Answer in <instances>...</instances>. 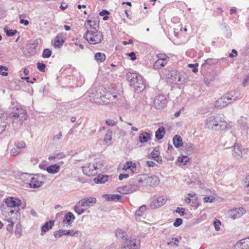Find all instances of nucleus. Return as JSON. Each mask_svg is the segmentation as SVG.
<instances>
[{
  "mask_svg": "<svg viewBox=\"0 0 249 249\" xmlns=\"http://www.w3.org/2000/svg\"><path fill=\"white\" fill-rule=\"evenodd\" d=\"M240 93L237 90H233L227 92L219 98L215 102L216 108H222L227 106L239 99Z\"/></svg>",
  "mask_w": 249,
  "mask_h": 249,
  "instance_id": "obj_1",
  "label": "nucleus"
},
{
  "mask_svg": "<svg viewBox=\"0 0 249 249\" xmlns=\"http://www.w3.org/2000/svg\"><path fill=\"white\" fill-rule=\"evenodd\" d=\"M12 119V124L14 127L18 124H21L27 120V112L21 107H17L13 109V111L9 114Z\"/></svg>",
  "mask_w": 249,
  "mask_h": 249,
  "instance_id": "obj_2",
  "label": "nucleus"
},
{
  "mask_svg": "<svg viewBox=\"0 0 249 249\" xmlns=\"http://www.w3.org/2000/svg\"><path fill=\"white\" fill-rule=\"evenodd\" d=\"M205 124L209 129L215 130H223L227 126V123L223 119L214 116L208 117Z\"/></svg>",
  "mask_w": 249,
  "mask_h": 249,
  "instance_id": "obj_3",
  "label": "nucleus"
},
{
  "mask_svg": "<svg viewBox=\"0 0 249 249\" xmlns=\"http://www.w3.org/2000/svg\"><path fill=\"white\" fill-rule=\"evenodd\" d=\"M136 181H135V184L139 183L141 184V187L150 185L155 186L159 184L160 180L156 176H152L149 177L147 175H138L136 177Z\"/></svg>",
  "mask_w": 249,
  "mask_h": 249,
  "instance_id": "obj_4",
  "label": "nucleus"
},
{
  "mask_svg": "<svg viewBox=\"0 0 249 249\" xmlns=\"http://www.w3.org/2000/svg\"><path fill=\"white\" fill-rule=\"evenodd\" d=\"M103 164L100 162L96 163H89L82 167L83 172L88 176H94L97 173L101 172Z\"/></svg>",
  "mask_w": 249,
  "mask_h": 249,
  "instance_id": "obj_5",
  "label": "nucleus"
},
{
  "mask_svg": "<svg viewBox=\"0 0 249 249\" xmlns=\"http://www.w3.org/2000/svg\"><path fill=\"white\" fill-rule=\"evenodd\" d=\"M84 38L90 44H95L101 42L103 38V34L97 30L87 31Z\"/></svg>",
  "mask_w": 249,
  "mask_h": 249,
  "instance_id": "obj_6",
  "label": "nucleus"
},
{
  "mask_svg": "<svg viewBox=\"0 0 249 249\" xmlns=\"http://www.w3.org/2000/svg\"><path fill=\"white\" fill-rule=\"evenodd\" d=\"M136 180V177L132 179L130 184L118 188V191L123 194H129L138 190L142 185L139 183L135 184Z\"/></svg>",
  "mask_w": 249,
  "mask_h": 249,
  "instance_id": "obj_7",
  "label": "nucleus"
},
{
  "mask_svg": "<svg viewBox=\"0 0 249 249\" xmlns=\"http://www.w3.org/2000/svg\"><path fill=\"white\" fill-rule=\"evenodd\" d=\"M46 178V177L42 174H38L35 175L31 178L30 180L29 183L30 187L33 188L40 187L43 184Z\"/></svg>",
  "mask_w": 249,
  "mask_h": 249,
  "instance_id": "obj_8",
  "label": "nucleus"
},
{
  "mask_svg": "<svg viewBox=\"0 0 249 249\" xmlns=\"http://www.w3.org/2000/svg\"><path fill=\"white\" fill-rule=\"evenodd\" d=\"M246 210L243 208H238L230 210L229 212L230 217L233 220L238 218L246 213Z\"/></svg>",
  "mask_w": 249,
  "mask_h": 249,
  "instance_id": "obj_9",
  "label": "nucleus"
},
{
  "mask_svg": "<svg viewBox=\"0 0 249 249\" xmlns=\"http://www.w3.org/2000/svg\"><path fill=\"white\" fill-rule=\"evenodd\" d=\"M171 79L172 83L176 84H182L185 80V78L181 73H178L177 71H172L171 72Z\"/></svg>",
  "mask_w": 249,
  "mask_h": 249,
  "instance_id": "obj_10",
  "label": "nucleus"
},
{
  "mask_svg": "<svg viewBox=\"0 0 249 249\" xmlns=\"http://www.w3.org/2000/svg\"><path fill=\"white\" fill-rule=\"evenodd\" d=\"M130 86H133L135 90L138 92L144 89L145 88V84L142 76L138 75L137 79L134 80V84H131Z\"/></svg>",
  "mask_w": 249,
  "mask_h": 249,
  "instance_id": "obj_11",
  "label": "nucleus"
},
{
  "mask_svg": "<svg viewBox=\"0 0 249 249\" xmlns=\"http://www.w3.org/2000/svg\"><path fill=\"white\" fill-rule=\"evenodd\" d=\"M166 97L163 95L157 96L154 101L155 107L159 109L164 107L166 106Z\"/></svg>",
  "mask_w": 249,
  "mask_h": 249,
  "instance_id": "obj_12",
  "label": "nucleus"
},
{
  "mask_svg": "<svg viewBox=\"0 0 249 249\" xmlns=\"http://www.w3.org/2000/svg\"><path fill=\"white\" fill-rule=\"evenodd\" d=\"M167 199L165 196L159 197L157 199L152 201L150 205V207L153 209L159 208L165 204Z\"/></svg>",
  "mask_w": 249,
  "mask_h": 249,
  "instance_id": "obj_13",
  "label": "nucleus"
},
{
  "mask_svg": "<svg viewBox=\"0 0 249 249\" xmlns=\"http://www.w3.org/2000/svg\"><path fill=\"white\" fill-rule=\"evenodd\" d=\"M96 202L94 197H87L79 201V205L86 209L93 206Z\"/></svg>",
  "mask_w": 249,
  "mask_h": 249,
  "instance_id": "obj_14",
  "label": "nucleus"
},
{
  "mask_svg": "<svg viewBox=\"0 0 249 249\" xmlns=\"http://www.w3.org/2000/svg\"><path fill=\"white\" fill-rule=\"evenodd\" d=\"M117 97L116 95H113L110 92H107L105 95L101 96V102L105 104L115 103L114 100Z\"/></svg>",
  "mask_w": 249,
  "mask_h": 249,
  "instance_id": "obj_15",
  "label": "nucleus"
},
{
  "mask_svg": "<svg viewBox=\"0 0 249 249\" xmlns=\"http://www.w3.org/2000/svg\"><path fill=\"white\" fill-rule=\"evenodd\" d=\"M5 202L7 206L11 208L18 207L21 204L20 200L13 197L6 198Z\"/></svg>",
  "mask_w": 249,
  "mask_h": 249,
  "instance_id": "obj_16",
  "label": "nucleus"
},
{
  "mask_svg": "<svg viewBox=\"0 0 249 249\" xmlns=\"http://www.w3.org/2000/svg\"><path fill=\"white\" fill-rule=\"evenodd\" d=\"M38 46V42L37 41H34L33 43H30L27 46V53H25L26 55H33L36 53V49Z\"/></svg>",
  "mask_w": 249,
  "mask_h": 249,
  "instance_id": "obj_17",
  "label": "nucleus"
},
{
  "mask_svg": "<svg viewBox=\"0 0 249 249\" xmlns=\"http://www.w3.org/2000/svg\"><path fill=\"white\" fill-rule=\"evenodd\" d=\"M139 245L135 240H126L122 249H138Z\"/></svg>",
  "mask_w": 249,
  "mask_h": 249,
  "instance_id": "obj_18",
  "label": "nucleus"
},
{
  "mask_svg": "<svg viewBox=\"0 0 249 249\" xmlns=\"http://www.w3.org/2000/svg\"><path fill=\"white\" fill-rule=\"evenodd\" d=\"M236 246L238 249H249V238L240 240L237 243Z\"/></svg>",
  "mask_w": 249,
  "mask_h": 249,
  "instance_id": "obj_19",
  "label": "nucleus"
},
{
  "mask_svg": "<svg viewBox=\"0 0 249 249\" xmlns=\"http://www.w3.org/2000/svg\"><path fill=\"white\" fill-rule=\"evenodd\" d=\"M115 234L118 239L123 240H126L127 239V234L126 232L121 229H118L115 231Z\"/></svg>",
  "mask_w": 249,
  "mask_h": 249,
  "instance_id": "obj_20",
  "label": "nucleus"
},
{
  "mask_svg": "<svg viewBox=\"0 0 249 249\" xmlns=\"http://www.w3.org/2000/svg\"><path fill=\"white\" fill-rule=\"evenodd\" d=\"M75 219V216L71 212H68L65 216L63 219V223H66L69 225H71L72 222Z\"/></svg>",
  "mask_w": 249,
  "mask_h": 249,
  "instance_id": "obj_21",
  "label": "nucleus"
},
{
  "mask_svg": "<svg viewBox=\"0 0 249 249\" xmlns=\"http://www.w3.org/2000/svg\"><path fill=\"white\" fill-rule=\"evenodd\" d=\"M60 169V166L57 164H55L47 167L46 170L50 174H54L58 173Z\"/></svg>",
  "mask_w": 249,
  "mask_h": 249,
  "instance_id": "obj_22",
  "label": "nucleus"
},
{
  "mask_svg": "<svg viewBox=\"0 0 249 249\" xmlns=\"http://www.w3.org/2000/svg\"><path fill=\"white\" fill-rule=\"evenodd\" d=\"M151 135L146 132H142L139 137V140L141 143L146 142L151 138Z\"/></svg>",
  "mask_w": 249,
  "mask_h": 249,
  "instance_id": "obj_23",
  "label": "nucleus"
},
{
  "mask_svg": "<svg viewBox=\"0 0 249 249\" xmlns=\"http://www.w3.org/2000/svg\"><path fill=\"white\" fill-rule=\"evenodd\" d=\"M233 155L237 159L241 158L243 157L242 152L238 145V144L235 143L233 146L232 151Z\"/></svg>",
  "mask_w": 249,
  "mask_h": 249,
  "instance_id": "obj_24",
  "label": "nucleus"
},
{
  "mask_svg": "<svg viewBox=\"0 0 249 249\" xmlns=\"http://www.w3.org/2000/svg\"><path fill=\"white\" fill-rule=\"evenodd\" d=\"M103 196L107 201H116L121 198V196L117 194L104 195Z\"/></svg>",
  "mask_w": 249,
  "mask_h": 249,
  "instance_id": "obj_25",
  "label": "nucleus"
},
{
  "mask_svg": "<svg viewBox=\"0 0 249 249\" xmlns=\"http://www.w3.org/2000/svg\"><path fill=\"white\" fill-rule=\"evenodd\" d=\"M173 142L176 148H179L183 145L182 138L178 135H176L173 138Z\"/></svg>",
  "mask_w": 249,
  "mask_h": 249,
  "instance_id": "obj_26",
  "label": "nucleus"
},
{
  "mask_svg": "<svg viewBox=\"0 0 249 249\" xmlns=\"http://www.w3.org/2000/svg\"><path fill=\"white\" fill-rule=\"evenodd\" d=\"M54 221L53 220H50L49 221L46 222L41 227V231L43 232H46L52 228L54 225Z\"/></svg>",
  "mask_w": 249,
  "mask_h": 249,
  "instance_id": "obj_27",
  "label": "nucleus"
},
{
  "mask_svg": "<svg viewBox=\"0 0 249 249\" xmlns=\"http://www.w3.org/2000/svg\"><path fill=\"white\" fill-rule=\"evenodd\" d=\"M64 42V39L61 37V36L58 35L55 38L54 42V46L55 48H60L62 46Z\"/></svg>",
  "mask_w": 249,
  "mask_h": 249,
  "instance_id": "obj_28",
  "label": "nucleus"
},
{
  "mask_svg": "<svg viewBox=\"0 0 249 249\" xmlns=\"http://www.w3.org/2000/svg\"><path fill=\"white\" fill-rule=\"evenodd\" d=\"M165 128L163 127H161L158 128L156 132L155 136L158 140H161L163 138V136L165 134Z\"/></svg>",
  "mask_w": 249,
  "mask_h": 249,
  "instance_id": "obj_29",
  "label": "nucleus"
},
{
  "mask_svg": "<svg viewBox=\"0 0 249 249\" xmlns=\"http://www.w3.org/2000/svg\"><path fill=\"white\" fill-rule=\"evenodd\" d=\"M138 75L136 73L128 72L126 74L127 80L130 82V85L134 84V80L137 79Z\"/></svg>",
  "mask_w": 249,
  "mask_h": 249,
  "instance_id": "obj_30",
  "label": "nucleus"
},
{
  "mask_svg": "<svg viewBox=\"0 0 249 249\" xmlns=\"http://www.w3.org/2000/svg\"><path fill=\"white\" fill-rule=\"evenodd\" d=\"M94 59L98 63L103 62L106 60V55L103 53H97L95 54Z\"/></svg>",
  "mask_w": 249,
  "mask_h": 249,
  "instance_id": "obj_31",
  "label": "nucleus"
},
{
  "mask_svg": "<svg viewBox=\"0 0 249 249\" xmlns=\"http://www.w3.org/2000/svg\"><path fill=\"white\" fill-rule=\"evenodd\" d=\"M184 147L187 154L190 155L193 152L194 146L192 143L188 142L185 143Z\"/></svg>",
  "mask_w": 249,
  "mask_h": 249,
  "instance_id": "obj_32",
  "label": "nucleus"
},
{
  "mask_svg": "<svg viewBox=\"0 0 249 249\" xmlns=\"http://www.w3.org/2000/svg\"><path fill=\"white\" fill-rule=\"evenodd\" d=\"M108 176H99L97 178L94 179V181L96 183H104L107 181Z\"/></svg>",
  "mask_w": 249,
  "mask_h": 249,
  "instance_id": "obj_33",
  "label": "nucleus"
},
{
  "mask_svg": "<svg viewBox=\"0 0 249 249\" xmlns=\"http://www.w3.org/2000/svg\"><path fill=\"white\" fill-rule=\"evenodd\" d=\"M167 63H165L163 61L157 60L153 65L154 69H160L164 67Z\"/></svg>",
  "mask_w": 249,
  "mask_h": 249,
  "instance_id": "obj_34",
  "label": "nucleus"
},
{
  "mask_svg": "<svg viewBox=\"0 0 249 249\" xmlns=\"http://www.w3.org/2000/svg\"><path fill=\"white\" fill-rule=\"evenodd\" d=\"M87 23L89 24L90 28L93 29L95 31L96 30L97 27H99V21H98L97 20L92 21L90 19H88L87 20Z\"/></svg>",
  "mask_w": 249,
  "mask_h": 249,
  "instance_id": "obj_35",
  "label": "nucleus"
},
{
  "mask_svg": "<svg viewBox=\"0 0 249 249\" xmlns=\"http://www.w3.org/2000/svg\"><path fill=\"white\" fill-rule=\"evenodd\" d=\"M4 31L8 36H13L17 33L16 30L10 29L7 27L4 28Z\"/></svg>",
  "mask_w": 249,
  "mask_h": 249,
  "instance_id": "obj_36",
  "label": "nucleus"
},
{
  "mask_svg": "<svg viewBox=\"0 0 249 249\" xmlns=\"http://www.w3.org/2000/svg\"><path fill=\"white\" fill-rule=\"evenodd\" d=\"M158 60H162L165 63H167L169 60V57L164 53H160L157 55Z\"/></svg>",
  "mask_w": 249,
  "mask_h": 249,
  "instance_id": "obj_37",
  "label": "nucleus"
},
{
  "mask_svg": "<svg viewBox=\"0 0 249 249\" xmlns=\"http://www.w3.org/2000/svg\"><path fill=\"white\" fill-rule=\"evenodd\" d=\"M146 206L142 205V206H141L139 208V210L136 212V213H135L136 216H142L144 213L146 211Z\"/></svg>",
  "mask_w": 249,
  "mask_h": 249,
  "instance_id": "obj_38",
  "label": "nucleus"
},
{
  "mask_svg": "<svg viewBox=\"0 0 249 249\" xmlns=\"http://www.w3.org/2000/svg\"><path fill=\"white\" fill-rule=\"evenodd\" d=\"M15 232L16 235L18 238L20 237L21 236L22 233V230L21 226L20 224H17L16 225Z\"/></svg>",
  "mask_w": 249,
  "mask_h": 249,
  "instance_id": "obj_39",
  "label": "nucleus"
},
{
  "mask_svg": "<svg viewBox=\"0 0 249 249\" xmlns=\"http://www.w3.org/2000/svg\"><path fill=\"white\" fill-rule=\"evenodd\" d=\"M160 155V152L157 148H155L153 151L148 155V158L149 159H154Z\"/></svg>",
  "mask_w": 249,
  "mask_h": 249,
  "instance_id": "obj_40",
  "label": "nucleus"
},
{
  "mask_svg": "<svg viewBox=\"0 0 249 249\" xmlns=\"http://www.w3.org/2000/svg\"><path fill=\"white\" fill-rule=\"evenodd\" d=\"M67 230H60L56 231L54 233V236L55 238H59L63 235H67Z\"/></svg>",
  "mask_w": 249,
  "mask_h": 249,
  "instance_id": "obj_41",
  "label": "nucleus"
},
{
  "mask_svg": "<svg viewBox=\"0 0 249 249\" xmlns=\"http://www.w3.org/2000/svg\"><path fill=\"white\" fill-rule=\"evenodd\" d=\"M136 169V165L135 163H133V165H132V162H130L129 163L128 162H127L126 165H125L124 166V167L123 168V170L126 171L127 169H130V170L132 172H133V170H135Z\"/></svg>",
  "mask_w": 249,
  "mask_h": 249,
  "instance_id": "obj_42",
  "label": "nucleus"
},
{
  "mask_svg": "<svg viewBox=\"0 0 249 249\" xmlns=\"http://www.w3.org/2000/svg\"><path fill=\"white\" fill-rule=\"evenodd\" d=\"M81 207H82L80 205H79V203L74 206V210L75 212L79 215L82 214L84 213L85 209H82Z\"/></svg>",
  "mask_w": 249,
  "mask_h": 249,
  "instance_id": "obj_43",
  "label": "nucleus"
},
{
  "mask_svg": "<svg viewBox=\"0 0 249 249\" xmlns=\"http://www.w3.org/2000/svg\"><path fill=\"white\" fill-rule=\"evenodd\" d=\"M112 132L110 130H108L105 136L104 141L106 142H108L110 141L112 139Z\"/></svg>",
  "mask_w": 249,
  "mask_h": 249,
  "instance_id": "obj_44",
  "label": "nucleus"
},
{
  "mask_svg": "<svg viewBox=\"0 0 249 249\" xmlns=\"http://www.w3.org/2000/svg\"><path fill=\"white\" fill-rule=\"evenodd\" d=\"M8 68L3 66H0V73L3 76L8 75Z\"/></svg>",
  "mask_w": 249,
  "mask_h": 249,
  "instance_id": "obj_45",
  "label": "nucleus"
},
{
  "mask_svg": "<svg viewBox=\"0 0 249 249\" xmlns=\"http://www.w3.org/2000/svg\"><path fill=\"white\" fill-rule=\"evenodd\" d=\"M52 54V52L48 49H45L42 53V56L44 58H49Z\"/></svg>",
  "mask_w": 249,
  "mask_h": 249,
  "instance_id": "obj_46",
  "label": "nucleus"
},
{
  "mask_svg": "<svg viewBox=\"0 0 249 249\" xmlns=\"http://www.w3.org/2000/svg\"><path fill=\"white\" fill-rule=\"evenodd\" d=\"M188 160L189 159L187 156H183L182 157H179L178 158V161L179 162L183 163L184 165L187 164Z\"/></svg>",
  "mask_w": 249,
  "mask_h": 249,
  "instance_id": "obj_47",
  "label": "nucleus"
},
{
  "mask_svg": "<svg viewBox=\"0 0 249 249\" xmlns=\"http://www.w3.org/2000/svg\"><path fill=\"white\" fill-rule=\"evenodd\" d=\"M36 65L37 69L40 71L43 72L45 71V69L46 67V65L45 64L40 62H37Z\"/></svg>",
  "mask_w": 249,
  "mask_h": 249,
  "instance_id": "obj_48",
  "label": "nucleus"
},
{
  "mask_svg": "<svg viewBox=\"0 0 249 249\" xmlns=\"http://www.w3.org/2000/svg\"><path fill=\"white\" fill-rule=\"evenodd\" d=\"M182 221H183L181 218H177L174 222L173 225L176 227H178L182 224Z\"/></svg>",
  "mask_w": 249,
  "mask_h": 249,
  "instance_id": "obj_49",
  "label": "nucleus"
},
{
  "mask_svg": "<svg viewBox=\"0 0 249 249\" xmlns=\"http://www.w3.org/2000/svg\"><path fill=\"white\" fill-rule=\"evenodd\" d=\"M221 225V222L219 220L214 221L213 225L214 226L216 231H218L220 230V225Z\"/></svg>",
  "mask_w": 249,
  "mask_h": 249,
  "instance_id": "obj_50",
  "label": "nucleus"
},
{
  "mask_svg": "<svg viewBox=\"0 0 249 249\" xmlns=\"http://www.w3.org/2000/svg\"><path fill=\"white\" fill-rule=\"evenodd\" d=\"M176 212L179 213L180 216H183L185 214V209L178 207L176 210Z\"/></svg>",
  "mask_w": 249,
  "mask_h": 249,
  "instance_id": "obj_51",
  "label": "nucleus"
},
{
  "mask_svg": "<svg viewBox=\"0 0 249 249\" xmlns=\"http://www.w3.org/2000/svg\"><path fill=\"white\" fill-rule=\"evenodd\" d=\"M25 147V143L24 142H18L16 146L17 149H18V150H19V151H20V150L22 148H23Z\"/></svg>",
  "mask_w": 249,
  "mask_h": 249,
  "instance_id": "obj_52",
  "label": "nucleus"
},
{
  "mask_svg": "<svg viewBox=\"0 0 249 249\" xmlns=\"http://www.w3.org/2000/svg\"><path fill=\"white\" fill-rule=\"evenodd\" d=\"M106 123L107 124L108 126H114L116 124V122H115L114 121L111 120V119H108L106 120Z\"/></svg>",
  "mask_w": 249,
  "mask_h": 249,
  "instance_id": "obj_53",
  "label": "nucleus"
},
{
  "mask_svg": "<svg viewBox=\"0 0 249 249\" xmlns=\"http://www.w3.org/2000/svg\"><path fill=\"white\" fill-rule=\"evenodd\" d=\"M22 16H23L22 15H20V16H19V18H20L19 22L20 24H24L25 26H27L29 24V21H28V20H27L26 19H24L21 18V17H22Z\"/></svg>",
  "mask_w": 249,
  "mask_h": 249,
  "instance_id": "obj_54",
  "label": "nucleus"
},
{
  "mask_svg": "<svg viewBox=\"0 0 249 249\" xmlns=\"http://www.w3.org/2000/svg\"><path fill=\"white\" fill-rule=\"evenodd\" d=\"M62 136V134L61 132H59L58 134L54 135L53 137V141H57L60 140Z\"/></svg>",
  "mask_w": 249,
  "mask_h": 249,
  "instance_id": "obj_55",
  "label": "nucleus"
},
{
  "mask_svg": "<svg viewBox=\"0 0 249 249\" xmlns=\"http://www.w3.org/2000/svg\"><path fill=\"white\" fill-rule=\"evenodd\" d=\"M14 214H16L17 215V216H20V213L18 211V210H16V213L15 212V211L14 210H10L9 212H8V215L9 216H12V215Z\"/></svg>",
  "mask_w": 249,
  "mask_h": 249,
  "instance_id": "obj_56",
  "label": "nucleus"
},
{
  "mask_svg": "<svg viewBox=\"0 0 249 249\" xmlns=\"http://www.w3.org/2000/svg\"><path fill=\"white\" fill-rule=\"evenodd\" d=\"M9 222L10 224H9L7 227V231H11L13 229V225L14 224V222L13 220H12V218L10 219Z\"/></svg>",
  "mask_w": 249,
  "mask_h": 249,
  "instance_id": "obj_57",
  "label": "nucleus"
},
{
  "mask_svg": "<svg viewBox=\"0 0 249 249\" xmlns=\"http://www.w3.org/2000/svg\"><path fill=\"white\" fill-rule=\"evenodd\" d=\"M244 186H249V175H247L245 178L244 179Z\"/></svg>",
  "mask_w": 249,
  "mask_h": 249,
  "instance_id": "obj_58",
  "label": "nucleus"
},
{
  "mask_svg": "<svg viewBox=\"0 0 249 249\" xmlns=\"http://www.w3.org/2000/svg\"><path fill=\"white\" fill-rule=\"evenodd\" d=\"M20 151L18 149H17V147L13 148L11 150V154L13 156L17 155L18 153H19Z\"/></svg>",
  "mask_w": 249,
  "mask_h": 249,
  "instance_id": "obj_59",
  "label": "nucleus"
},
{
  "mask_svg": "<svg viewBox=\"0 0 249 249\" xmlns=\"http://www.w3.org/2000/svg\"><path fill=\"white\" fill-rule=\"evenodd\" d=\"M128 56L131 57V59L133 61L135 60L136 59V56L135 53L133 52H131L130 53H127Z\"/></svg>",
  "mask_w": 249,
  "mask_h": 249,
  "instance_id": "obj_60",
  "label": "nucleus"
},
{
  "mask_svg": "<svg viewBox=\"0 0 249 249\" xmlns=\"http://www.w3.org/2000/svg\"><path fill=\"white\" fill-rule=\"evenodd\" d=\"M78 231H75L74 230H67V235H70L71 236H74Z\"/></svg>",
  "mask_w": 249,
  "mask_h": 249,
  "instance_id": "obj_61",
  "label": "nucleus"
},
{
  "mask_svg": "<svg viewBox=\"0 0 249 249\" xmlns=\"http://www.w3.org/2000/svg\"><path fill=\"white\" fill-rule=\"evenodd\" d=\"M128 177V175L127 174H121L119 176V179L120 180H123L124 178H126Z\"/></svg>",
  "mask_w": 249,
  "mask_h": 249,
  "instance_id": "obj_62",
  "label": "nucleus"
},
{
  "mask_svg": "<svg viewBox=\"0 0 249 249\" xmlns=\"http://www.w3.org/2000/svg\"><path fill=\"white\" fill-rule=\"evenodd\" d=\"M237 52L236 50H235V49H232V53H230L229 54V57H234V56H236L237 55Z\"/></svg>",
  "mask_w": 249,
  "mask_h": 249,
  "instance_id": "obj_63",
  "label": "nucleus"
},
{
  "mask_svg": "<svg viewBox=\"0 0 249 249\" xmlns=\"http://www.w3.org/2000/svg\"><path fill=\"white\" fill-rule=\"evenodd\" d=\"M109 14V11L107 10H103L99 13V15L101 16H104L105 15L106 16V15H108Z\"/></svg>",
  "mask_w": 249,
  "mask_h": 249,
  "instance_id": "obj_64",
  "label": "nucleus"
}]
</instances>
